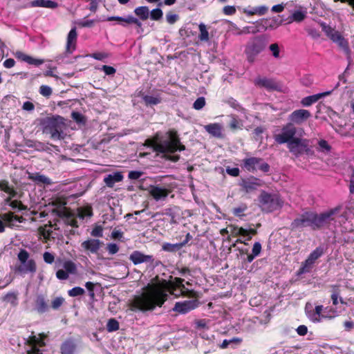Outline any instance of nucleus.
I'll return each instance as SVG.
<instances>
[{
	"label": "nucleus",
	"mask_w": 354,
	"mask_h": 354,
	"mask_svg": "<svg viewBox=\"0 0 354 354\" xmlns=\"http://www.w3.org/2000/svg\"><path fill=\"white\" fill-rule=\"evenodd\" d=\"M167 286L166 281L162 283L148 285L145 291L131 301V310L145 312L153 310L156 306L161 307L167 299Z\"/></svg>",
	"instance_id": "nucleus-1"
},
{
	"label": "nucleus",
	"mask_w": 354,
	"mask_h": 354,
	"mask_svg": "<svg viewBox=\"0 0 354 354\" xmlns=\"http://www.w3.org/2000/svg\"><path fill=\"white\" fill-rule=\"evenodd\" d=\"M342 210V207L338 205L322 214H316L317 230L324 227L329 228L332 225L333 227L341 225L346 220V212Z\"/></svg>",
	"instance_id": "nucleus-2"
},
{
	"label": "nucleus",
	"mask_w": 354,
	"mask_h": 354,
	"mask_svg": "<svg viewBox=\"0 0 354 354\" xmlns=\"http://www.w3.org/2000/svg\"><path fill=\"white\" fill-rule=\"evenodd\" d=\"M40 125L44 133L50 134L53 140L64 139V119L59 115H53L41 119Z\"/></svg>",
	"instance_id": "nucleus-3"
},
{
	"label": "nucleus",
	"mask_w": 354,
	"mask_h": 354,
	"mask_svg": "<svg viewBox=\"0 0 354 354\" xmlns=\"http://www.w3.org/2000/svg\"><path fill=\"white\" fill-rule=\"evenodd\" d=\"M320 26L326 35L345 54L347 59L350 62L351 59V50L349 47L348 41L344 36L335 28L327 25L325 22H321Z\"/></svg>",
	"instance_id": "nucleus-4"
},
{
	"label": "nucleus",
	"mask_w": 354,
	"mask_h": 354,
	"mask_svg": "<svg viewBox=\"0 0 354 354\" xmlns=\"http://www.w3.org/2000/svg\"><path fill=\"white\" fill-rule=\"evenodd\" d=\"M169 139L162 141V145H157L156 150L158 153H173L176 151L185 150V145H182L178 136L177 132L174 130H169L167 132Z\"/></svg>",
	"instance_id": "nucleus-5"
},
{
	"label": "nucleus",
	"mask_w": 354,
	"mask_h": 354,
	"mask_svg": "<svg viewBox=\"0 0 354 354\" xmlns=\"http://www.w3.org/2000/svg\"><path fill=\"white\" fill-rule=\"evenodd\" d=\"M267 40L265 36H257L250 39L245 47V53L249 62L255 61L257 56L266 47Z\"/></svg>",
	"instance_id": "nucleus-6"
},
{
	"label": "nucleus",
	"mask_w": 354,
	"mask_h": 354,
	"mask_svg": "<svg viewBox=\"0 0 354 354\" xmlns=\"http://www.w3.org/2000/svg\"><path fill=\"white\" fill-rule=\"evenodd\" d=\"M259 205L264 212H271L283 205V201L277 194H270L262 191L259 197Z\"/></svg>",
	"instance_id": "nucleus-7"
},
{
	"label": "nucleus",
	"mask_w": 354,
	"mask_h": 354,
	"mask_svg": "<svg viewBox=\"0 0 354 354\" xmlns=\"http://www.w3.org/2000/svg\"><path fill=\"white\" fill-rule=\"evenodd\" d=\"M302 133H304L303 129H297L295 125H292V123L288 122L282 127L281 132L278 134H274L273 138L274 141L279 145L285 143L288 145L296 138L295 136L297 133H298L299 136H301Z\"/></svg>",
	"instance_id": "nucleus-8"
},
{
	"label": "nucleus",
	"mask_w": 354,
	"mask_h": 354,
	"mask_svg": "<svg viewBox=\"0 0 354 354\" xmlns=\"http://www.w3.org/2000/svg\"><path fill=\"white\" fill-rule=\"evenodd\" d=\"M292 229H299L305 227H310L313 230H317L316 227V213L306 212L295 218L291 223Z\"/></svg>",
	"instance_id": "nucleus-9"
},
{
	"label": "nucleus",
	"mask_w": 354,
	"mask_h": 354,
	"mask_svg": "<svg viewBox=\"0 0 354 354\" xmlns=\"http://www.w3.org/2000/svg\"><path fill=\"white\" fill-rule=\"evenodd\" d=\"M243 167L249 172H255L257 169L267 173L270 171V165L262 158L257 157L246 158L243 160Z\"/></svg>",
	"instance_id": "nucleus-10"
},
{
	"label": "nucleus",
	"mask_w": 354,
	"mask_h": 354,
	"mask_svg": "<svg viewBox=\"0 0 354 354\" xmlns=\"http://www.w3.org/2000/svg\"><path fill=\"white\" fill-rule=\"evenodd\" d=\"M287 146L290 152L296 157H299L304 153L308 155L311 153V149L309 147L308 140L306 139L296 138L290 142H289Z\"/></svg>",
	"instance_id": "nucleus-11"
},
{
	"label": "nucleus",
	"mask_w": 354,
	"mask_h": 354,
	"mask_svg": "<svg viewBox=\"0 0 354 354\" xmlns=\"http://www.w3.org/2000/svg\"><path fill=\"white\" fill-rule=\"evenodd\" d=\"M264 184L263 181L253 176L241 178L239 185L242 189L246 193H250L257 190L259 187L263 186Z\"/></svg>",
	"instance_id": "nucleus-12"
},
{
	"label": "nucleus",
	"mask_w": 354,
	"mask_h": 354,
	"mask_svg": "<svg viewBox=\"0 0 354 354\" xmlns=\"http://www.w3.org/2000/svg\"><path fill=\"white\" fill-rule=\"evenodd\" d=\"M311 117V113L306 109H297L288 115V120L292 125L301 124Z\"/></svg>",
	"instance_id": "nucleus-13"
},
{
	"label": "nucleus",
	"mask_w": 354,
	"mask_h": 354,
	"mask_svg": "<svg viewBox=\"0 0 354 354\" xmlns=\"http://www.w3.org/2000/svg\"><path fill=\"white\" fill-rule=\"evenodd\" d=\"M103 245L99 239H88L81 243L82 250L88 254H97Z\"/></svg>",
	"instance_id": "nucleus-14"
},
{
	"label": "nucleus",
	"mask_w": 354,
	"mask_h": 354,
	"mask_svg": "<svg viewBox=\"0 0 354 354\" xmlns=\"http://www.w3.org/2000/svg\"><path fill=\"white\" fill-rule=\"evenodd\" d=\"M149 193L156 201H165L169 194V190L158 185H150Z\"/></svg>",
	"instance_id": "nucleus-15"
},
{
	"label": "nucleus",
	"mask_w": 354,
	"mask_h": 354,
	"mask_svg": "<svg viewBox=\"0 0 354 354\" xmlns=\"http://www.w3.org/2000/svg\"><path fill=\"white\" fill-rule=\"evenodd\" d=\"M129 259L134 265L148 262L152 263L154 260L152 255L145 254L138 250L133 251L130 254Z\"/></svg>",
	"instance_id": "nucleus-16"
},
{
	"label": "nucleus",
	"mask_w": 354,
	"mask_h": 354,
	"mask_svg": "<svg viewBox=\"0 0 354 354\" xmlns=\"http://www.w3.org/2000/svg\"><path fill=\"white\" fill-rule=\"evenodd\" d=\"M196 307V301L186 300L182 302H176L173 310L180 314H186Z\"/></svg>",
	"instance_id": "nucleus-17"
},
{
	"label": "nucleus",
	"mask_w": 354,
	"mask_h": 354,
	"mask_svg": "<svg viewBox=\"0 0 354 354\" xmlns=\"http://www.w3.org/2000/svg\"><path fill=\"white\" fill-rule=\"evenodd\" d=\"M49 306L46 296L43 294L37 295L35 300V310L39 314H43L47 312Z\"/></svg>",
	"instance_id": "nucleus-18"
},
{
	"label": "nucleus",
	"mask_w": 354,
	"mask_h": 354,
	"mask_svg": "<svg viewBox=\"0 0 354 354\" xmlns=\"http://www.w3.org/2000/svg\"><path fill=\"white\" fill-rule=\"evenodd\" d=\"M254 83L256 86L265 88L269 91L277 90L278 88L277 84L272 79L267 77H259L254 80Z\"/></svg>",
	"instance_id": "nucleus-19"
},
{
	"label": "nucleus",
	"mask_w": 354,
	"mask_h": 354,
	"mask_svg": "<svg viewBox=\"0 0 354 354\" xmlns=\"http://www.w3.org/2000/svg\"><path fill=\"white\" fill-rule=\"evenodd\" d=\"M163 214L170 217L171 224H178V220L181 217V209L178 206H172L169 208H166L164 210Z\"/></svg>",
	"instance_id": "nucleus-20"
},
{
	"label": "nucleus",
	"mask_w": 354,
	"mask_h": 354,
	"mask_svg": "<svg viewBox=\"0 0 354 354\" xmlns=\"http://www.w3.org/2000/svg\"><path fill=\"white\" fill-rule=\"evenodd\" d=\"M205 130L212 136L216 138H223V126L219 123H210L204 126Z\"/></svg>",
	"instance_id": "nucleus-21"
},
{
	"label": "nucleus",
	"mask_w": 354,
	"mask_h": 354,
	"mask_svg": "<svg viewBox=\"0 0 354 354\" xmlns=\"http://www.w3.org/2000/svg\"><path fill=\"white\" fill-rule=\"evenodd\" d=\"M123 180V175L120 171H116L106 175L104 178V182L109 187H113L116 183L121 182Z\"/></svg>",
	"instance_id": "nucleus-22"
},
{
	"label": "nucleus",
	"mask_w": 354,
	"mask_h": 354,
	"mask_svg": "<svg viewBox=\"0 0 354 354\" xmlns=\"http://www.w3.org/2000/svg\"><path fill=\"white\" fill-rule=\"evenodd\" d=\"M330 93H331V91H326V92L310 95V96L304 97L301 100V103L304 106H309L312 105L313 104L315 103L316 102H317L322 97L329 95Z\"/></svg>",
	"instance_id": "nucleus-23"
},
{
	"label": "nucleus",
	"mask_w": 354,
	"mask_h": 354,
	"mask_svg": "<svg viewBox=\"0 0 354 354\" xmlns=\"http://www.w3.org/2000/svg\"><path fill=\"white\" fill-rule=\"evenodd\" d=\"M36 270V263L33 259H29L27 262L21 263V265L17 268V271L21 273H35Z\"/></svg>",
	"instance_id": "nucleus-24"
},
{
	"label": "nucleus",
	"mask_w": 354,
	"mask_h": 354,
	"mask_svg": "<svg viewBox=\"0 0 354 354\" xmlns=\"http://www.w3.org/2000/svg\"><path fill=\"white\" fill-rule=\"evenodd\" d=\"M76 349V344L73 339L65 340L61 345L62 354H74Z\"/></svg>",
	"instance_id": "nucleus-25"
},
{
	"label": "nucleus",
	"mask_w": 354,
	"mask_h": 354,
	"mask_svg": "<svg viewBox=\"0 0 354 354\" xmlns=\"http://www.w3.org/2000/svg\"><path fill=\"white\" fill-rule=\"evenodd\" d=\"M77 31L75 28H73L68 32L67 37V43H66V51L69 53H71L73 50H71V48L72 47L73 50L75 49V44L77 40Z\"/></svg>",
	"instance_id": "nucleus-26"
},
{
	"label": "nucleus",
	"mask_w": 354,
	"mask_h": 354,
	"mask_svg": "<svg viewBox=\"0 0 354 354\" xmlns=\"http://www.w3.org/2000/svg\"><path fill=\"white\" fill-rule=\"evenodd\" d=\"M32 7H42L55 9L58 7V3L51 0H34L30 3Z\"/></svg>",
	"instance_id": "nucleus-27"
},
{
	"label": "nucleus",
	"mask_w": 354,
	"mask_h": 354,
	"mask_svg": "<svg viewBox=\"0 0 354 354\" xmlns=\"http://www.w3.org/2000/svg\"><path fill=\"white\" fill-rule=\"evenodd\" d=\"M1 218L3 221L6 222L9 226L14 225L15 222L22 223L24 220L22 216L14 215L12 212L3 214L1 216Z\"/></svg>",
	"instance_id": "nucleus-28"
},
{
	"label": "nucleus",
	"mask_w": 354,
	"mask_h": 354,
	"mask_svg": "<svg viewBox=\"0 0 354 354\" xmlns=\"http://www.w3.org/2000/svg\"><path fill=\"white\" fill-rule=\"evenodd\" d=\"M30 179L33 180L37 184H43V185H50L52 184V180L47 176L40 174L39 173H36L30 175L29 176Z\"/></svg>",
	"instance_id": "nucleus-29"
},
{
	"label": "nucleus",
	"mask_w": 354,
	"mask_h": 354,
	"mask_svg": "<svg viewBox=\"0 0 354 354\" xmlns=\"http://www.w3.org/2000/svg\"><path fill=\"white\" fill-rule=\"evenodd\" d=\"M3 301L9 303L12 307H16L18 304V293L15 292H9L2 298Z\"/></svg>",
	"instance_id": "nucleus-30"
},
{
	"label": "nucleus",
	"mask_w": 354,
	"mask_h": 354,
	"mask_svg": "<svg viewBox=\"0 0 354 354\" xmlns=\"http://www.w3.org/2000/svg\"><path fill=\"white\" fill-rule=\"evenodd\" d=\"M134 13L142 20H146L149 17V10L147 6L137 7L134 10Z\"/></svg>",
	"instance_id": "nucleus-31"
},
{
	"label": "nucleus",
	"mask_w": 354,
	"mask_h": 354,
	"mask_svg": "<svg viewBox=\"0 0 354 354\" xmlns=\"http://www.w3.org/2000/svg\"><path fill=\"white\" fill-rule=\"evenodd\" d=\"M306 11L296 10L291 15V16L289 17L288 23H291L292 21L301 22L306 18Z\"/></svg>",
	"instance_id": "nucleus-32"
},
{
	"label": "nucleus",
	"mask_w": 354,
	"mask_h": 354,
	"mask_svg": "<svg viewBox=\"0 0 354 354\" xmlns=\"http://www.w3.org/2000/svg\"><path fill=\"white\" fill-rule=\"evenodd\" d=\"M314 263H315L313 262L312 261H310V259L307 258L305 260V261L302 263L301 268L299 269V270L297 272V274L300 275V274H303L304 273L310 272Z\"/></svg>",
	"instance_id": "nucleus-33"
},
{
	"label": "nucleus",
	"mask_w": 354,
	"mask_h": 354,
	"mask_svg": "<svg viewBox=\"0 0 354 354\" xmlns=\"http://www.w3.org/2000/svg\"><path fill=\"white\" fill-rule=\"evenodd\" d=\"M282 23V21H279L276 17L272 19V21L270 23L268 20H262L261 21V24L263 26L264 30H266L268 28H275L280 26Z\"/></svg>",
	"instance_id": "nucleus-34"
},
{
	"label": "nucleus",
	"mask_w": 354,
	"mask_h": 354,
	"mask_svg": "<svg viewBox=\"0 0 354 354\" xmlns=\"http://www.w3.org/2000/svg\"><path fill=\"white\" fill-rule=\"evenodd\" d=\"M330 287L332 288L331 299L333 301V304L336 306L338 304V297L340 293V286L339 285H332Z\"/></svg>",
	"instance_id": "nucleus-35"
},
{
	"label": "nucleus",
	"mask_w": 354,
	"mask_h": 354,
	"mask_svg": "<svg viewBox=\"0 0 354 354\" xmlns=\"http://www.w3.org/2000/svg\"><path fill=\"white\" fill-rule=\"evenodd\" d=\"M199 30L200 34L198 35V38L201 41H207L209 40V32L207 30L206 26L201 23L199 24Z\"/></svg>",
	"instance_id": "nucleus-36"
},
{
	"label": "nucleus",
	"mask_w": 354,
	"mask_h": 354,
	"mask_svg": "<svg viewBox=\"0 0 354 354\" xmlns=\"http://www.w3.org/2000/svg\"><path fill=\"white\" fill-rule=\"evenodd\" d=\"M63 268L68 274H75L77 272V266L75 263L71 261H66L63 264Z\"/></svg>",
	"instance_id": "nucleus-37"
},
{
	"label": "nucleus",
	"mask_w": 354,
	"mask_h": 354,
	"mask_svg": "<svg viewBox=\"0 0 354 354\" xmlns=\"http://www.w3.org/2000/svg\"><path fill=\"white\" fill-rule=\"evenodd\" d=\"M324 253V250L321 247L317 248L314 250L308 257L310 259V261L315 263L316 260L318 259Z\"/></svg>",
	"instance_id": "nucleus-38"
},
{
	"label": "nucleus",
	"mask_w": 354,
	"mask_h": 354,
	"mask_svg": "<svg viewBox=\"0 0 354 354\" xmlns=\"http://www.w3.org/2000/svg\"><path fill=\"white\" fill-rule=\"evenodd\" d=\"M0 190L8 194L11 197H15L17 194L16 192L9 186L8 183L6 181L0 183Z\"/></svg>",
	"instance_id": "nucleus-39"
},
{
	"label": "nucleus",
	"mask_w": 354,
	"mask_h": 354,
	"mask_svg": "<svg viewBox=\"0 0 354 354\" xmlns=\"http://www.w3.org/2000/svg\"><path fill=\"white\" fill-rule=\"evenodd\" d=\"M184 245V243H176V244H171V243H165L162 245V249L165 251L167 252H174L177 250H179Z\"/></svg>",
	"instance_id": "nucleus-40"
},
{
	"label": "nucleus",
	"mask_w": 354,
	"mask_h": 354,
	"mask_svg": "<svg viewBox=\"0 0 354 354\" xmlns=\"http://www.w3.org/2000/svg\"><path fill=\"white\" fill-rule=\"evenodd\" d=\"M119 329V322L115 319H109L106 324V330L109 332L116 331Z\"/></svg>",
	"instance_id": "nucleus-41"
},
{
	"label": "nucleus",
	"mask_w": 354,
	"mask_h": 354,
	"mask_svg": "<svg viewBox=\"0 0 354 354\" xmlns=\"http://www.w3.org/2000/svg\"><path fill=\"white\" fill-rule=\"evenodd\" d=\"M162 11L160 8H155L153 9L151 12H149L150 18L152 20L158 21L162 18Z\"/></svg>",
	"instance_id": "nucleus-42"
},
{
	"label": "nucleus",
	"mask_w": 354,
	"mask_h": 354,
	"mask_svg": "<svg viewBox=\"0 0 354 354\" xmlns=\"http://www.w3.org/2000/svg\"><path fill=\"white\" fill-rule=\"evenodd\" d=\"M143 100L147 104L150 105H156L159 104L161 102V100L160 97H154L152 95H145L143 97Z\"/></svg>",
	"instance_id": "nucleus-43"
},
{
	"label": "nucleus",
	"mask_w": 354,
	"mask_h": 354,
	"mask_svg": "<svg viewBox=\"0 0 354 354\" xmlns=\"http://www.w3.org/2000/svg\"><path fill=\"white\" fill-rule=\"evenodd\" d=\"M28 147L34 148L37 151H46L48 149V147L46 144L37 141L36 142H32V145L27 144Z\"/></svg>",
	"instance_id": "nucleus-44"
},
{
	"label": "nucleus",
	"mask_w": 354,
	"mask_h": 354,
	"mask_svg": "<svg viewBox=\"0 0 354 354\" xmlns=\"http://www.w3.org/2000/svg\"><path fill=\"white\" fill-rule=\"evenodd\" d=\"M97 20L95 19H84L77 22V25L82 28H91L94 26Z\"/></svg>",
	"instance_id": "nucleus-45"
},
{
	"label": "nucleus",
	"mask_w": 354,
	"mask_h": 354,
	"mask_svg": "<svg viewBox=\"0 0 354 354\" xmlns=\"http://www.w3.org/2000/svg\"><path fill=\"white\" fill-rule=\"evenodd\" d=\"M248 209L247 205L242 204L237 207H234L232 209V213L234 216L238 217H242L244 216L243 212Z\"/></svg>",
	"instance_id": "nucleus-46"
},
{
	"label": "nucleus",
	"mask_w": 354,
	"mask_h": 354,
	"mask_svg": "<svg viewBox=\"0 0 354 354\" xmlns=\"http://www.w3.org/2000/svg\"><path fill=\"white\" fill-rule=\"evenodd\" d=\"M84 290L81 287H74L68 290V295L71 297H77L84 295Z\"/></svg>",
	"instance_id": "nucleus-47"
},
{
	"label": "nucleus",
	"mask_w": 354,
	"mask_h": 354,
	"mask_svg": "<svg viewBox=\"0 0 354 354\" xmlns=\"http://www.w3.org/2000/svg\"><path fill=\"white\" fill-rule=\"evenodd\" d=\"M157 145H162V141L158 142L157 137H156L154 140L147 139L145 141V146L151 147L153 151L156 152H157V151L155 149Z\"/></svg>",
	"instance_id": "nucleus-48"
},
{
	"label": "nucleus",
	"mask_w": 354,
	"mask_h": 354,
	"mask_svg": "<svg viewBox=\"0 0 354 354\" xmlns=\"http://www.w3.org/2000/svg\"><path fill=\"white\" fill-rule=\"evenodd\" d=\"M205 105V99L204 97H200L196 100L193 104V108L196 110L202 109Z\"/></svg>",
	"instance_id": "nucleus-49"
},
{
	"label": "nucleus",
	"mask_w": 354,
	"mask_h": 354,
	"mask_svg": "<svg viewBox=\"0 0 354 354\" xmlns=\"http://www.w3.org/2000/svg\"><path fill=\"white\" fill-rule=\"evenodd\" d=\"M19 261L21 263L27 262L29 259V253L24 249H21L17 255Z\"/></svg>",
	"instance_id": "nucleus-50"
},
{
	"label": "nucleus",
	"mask_w": 354,
	"mask_h": 354,
	"mask_svg": "<svg viewBox=\"0 0 354 354\" xmlns=\"http://www.w3.org/2000/svg\"><path fill=\"white\" fill-rule=\"evenodd\" d=\"M64 299L62 297L55 298L51 302V307L54 310H57L63 304Z\"/></svg>",
	"instance_id": "nucleus-51"
},
{
	"label": "nucleus",
	"mask_w": 354,
	"mask_h": 354,
	"mask_svg": "<svg viewBox=\"0 0 354 354\" xmlns=\"http://www.w3.org/2000/svg\"><path fill=\"white\" fill-rule=\"evenodd\" d=\"M52 88L46 85H41L39 88V93L44 97H49L52 94Z\"/></svg>",
	"instance_id": "nucleus-52"
},
{
	"label": "nucleus",
	"mask_w": 354,
	"mask_h": 354,
	"mask_svg": "<svg viewBox=\"0 0 354 354\" xmlns=\"http://www.w3.org/2000/svg\"><path fill=\"white\" fill-rule=\"evenodd\" d=\"M91 235L94 237L101 238L103 236V228L102 226H96L95 227L91 232Z\"/></svg>",
	"instance_id": "nucleus-53"
},
{
	"label": "nucleus",
	"mask_w": 354,
	"mask_h": 354,
	"mask_svg": "<svg viewBox=\"0 0 354 354\" xmlns=\"http://www.w3.org/2000/svg\"><path fill=\"white\" fill-rule=\"evenodd\" d=\"M269 49L272 52L274 57H275V58L279 57V47L277 43L272 44L269 46Z\"/></svg>",
	"instance_id": "nucleus-54"
},
{
	"label": "nucleus",
	"mask_w": 354,
	"mask_h": 354,
	"mask_svg": "<svg viewBox=\"0 0 354 354\" xmlns=\"http://www.w3.org/2000/svg\"><path fill=\"white\" fill-rule=\"evenodd\" d=\"M101 70L103 71L106 75H113L116 72L115 68L107 65H103L101 68Z\"/></svg>",
	"instance_id": "nucleus-55"
},
{
	"label": "nucleus",
	"mask_w": 354,
	"mask_h": 354,
	"mask_svg": "<svg viewBox=\"0 0 354 354\" xmlns=\"http://www.w3.org/2000/svg\"><path fill=\"white\" fill-rule=\"evenodd\" d=\"M178 18L179 17L178 15L174 14L172 12H169L166 15L167 21L169 24H174V23H176Z\"/></svg>",
	"instance_id": "nucleus-56"
},
{
	"label": "nucleus",
	"mask_w": 354,
	"mask_h": 354,
	"mask_svg": "<svg viewBox=\"0 0 354 354\" xmlns=\"http://www.w3.org/2000/svg\"><path fill=\"white\" fill-rule=\"evenodd\" d=\"M236 8L233 6H226L223 8V12L225 15H233L236 13Z\"/></svg>",
	"instance_id": "nucleus-57"
},
{
	"label": "nucleus",
	"mask_w": 354,
	"mask_h": 354,
	"mask_svg": "<svg viewBox=\"0 0 354 354\" xmlns=\"http://www.w3.org/2000/svg\"><path fill=\"white\" fill-rule=\"evenodd\" d=\"M307 32L309 36H310L314 39H317L320 37V32L315 28H308L307 29Z\"/></svg>",
	"instance_id": "nucleus-58"
},
{
	"label": "nucleus",
	"mask_w": 354,
	"mask_h": 354,
	"mask_svg": "<svg viewBox=\"0 0 354 354\" xmlns=\"http://www.w3.org/2000/svg\"><path fill=\"white\" fill-rule=\"evenodd\" d=\"M71 117L77 123H82L84 122V116L82 115V114H81L79 112H76V111L72 112Z\"/></svg>",
	"instance_id": "nucleus-59"
},
{
	"label": "nucleus",
	"mask_w": 354,
	"mask_h": 354,
	"mask_svg": "<svg viewBox=\"0 0 354 354\" xmlns=\"http://www.w3.org/2000/svg\"><path fill=\"white\" fill-rule=\"evenodd\" d=\"M44 261L48 263L51 264L55 260V256L48 252H45L43 254Z\"/></svg>",
	"instance_id": "nucleus-60"
},
{
	"label": "nucleus",
	"mask_w": 354,
	"mask_h": 354,
	"mask_svg": "<svg viewBox=\"0 0 354 354\" xmlns=\"http://www.w3.org/2000/svg\"><path fill=\"white\" fill-rule=\"evenodd\" d=\"M44 62V59H35L31 56H29L27 58L26 63H28L29 64L35 65V66H39V65L42 64Z\"/></svg>",
	"instance_id": "nucleus-61"
},
{
	"label": "nucleus",
	"mask_w": 354,
	"mask_h": 354,
	"mask_svg": "<svg viewBox=\"0 0 354 354\" xmlns=\"http://www.w3.org/2000/svg\"><path fill=\"white\" fill-rule=\"evenodd\" d=\"M319 149L322 151H329L330 150V146L328 145L327 141L321 140L318 142Z\"/></svg>",
	"instance_id": "nucleus-62"
},
{
	"label": "nucleus",
	"mask_w": 354,
	"mask_h": 354,
	"mask_svg": "<svg viewBox=\"0 0 354 354\" xmlns=\"http://www.w3.org/2000/svg\"><path fill=\"white\" fill-rule=\"evenodd\" d=\"M307 316L313 322H319L321 321L320 316L315 314V311H308Z\"/></svg>",
	"instance_id": "nucleus-63"
},
{
	"label": "nucleus",
	"mask_w": 354,
	"mask_h": 354,
	"mask_svg": "<svg viewBox=\"0 0 354 354\" xmlns=\"http://www.w3.org/2000/svg\"><path fill=\"white\" fill-rule=\"evenodd\" d=\"M261 244L259 242H255L252 247V253L258 257L261 253Z\"/></svg>",
	"instance_id": "nucleus-64"
}]
</instances>
